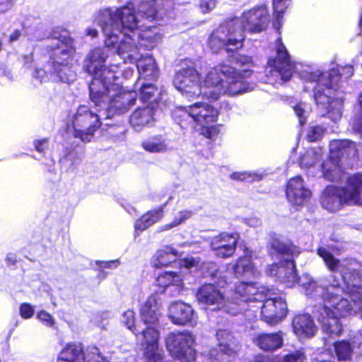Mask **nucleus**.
Listing matches in <instances>:
<instances>
[{
    "instance_id": "nucleus-1",
    "label": "nucleus",
    "mask_w": 362,
    "mask_h": 362,
    "mask_svg": "<svg viewBox=\"0 0 362 362\" xmlns=\"http://www.w3.org/2000/svg\"><path fill=\"white\" fill-rule=\"evenodd\" d=\"M131 16V7L107 8L100 10L95 18L96 23L101 28L105 35L104 47H95L91 49L86 55L83 69L93 76L89 84V90H91L93 100L96 101L99 93L105 92L107 85L113 81L112 88L118 87L119 76L117 65L106 67L104 64L112 51L111 47H115L118 42L119 37L112 33L113 29L117 31L122 28L134 29L138 26V22L134 21Z\"/></svg>"
},
{
    "instance_id": "nucleus-2",
    "label": "nucleus",
    "mask_w": 362,
    "mask_h": 362,
    "mask_svg": "<svg viewBox=\"0 0 362 362\" xmlns=\"http://www.w3.org/2000/svg\"><path fill=\"white\" fill-rule=\"evenodd\" d=\"M299 282L308 297L323 302L322 305L320 303L318 306L315 305L313 311L322 332L329 337L338 336L342 330L339 317L354 313L351 298L356 294V288L349 292L344 278H337L335 274L330 275L325 283L320 284L307 274L300 277Z\"/></svg>"
},
{
    "instance_id": "nucleus-3",
    "label": "nucleus",
    "mask_w": 362,
    "mask_h": 362,
    "mask_svg": "<svg viewBox=\"0 0 362 362\" xmlns=\"http://www.w3.org/2000/svg\"><path fill=\"white\" fill-rule=\"evenodd\" d=\"M130 4L131 16L134 18V21L138 22V26L134 29L124 28L119 31L113 29L112 33L117 34L119 39L115 47H111V49L124 63L134 64L143 55L140 51L141 47L151 49L160 38L159 35L153 34L150 30L139 32L141 28H147L144 21L163 19L173 3L170 0H166L164 4L163 0H129L122 7H126Z\"/></svg>"
},
{
    "instance_id": "nucleus-4",
    "label": "nucleus",
    "mask_w": 362,
    "mask_h": 362,
    "mask_svg": "<svg viewBox=\"0 0 362 362\" xmlns=\"http://www.w3.org/2000/svg\"><path fill=\"white\" fill-rule=\"evenodd\" d=\"M353 73L350 65L333 68L327 72L304 70L300 73V78L306 83L305 90H313L317 105L327 110V116L333 122L341 119L343 111L344 93L337 90L339 80L349 78Z\"/></svg>"
},
{
    "instance_id": "nucleus-5",
    "label": "nucleus",
    "mask_w": 362,
    "mask_h": 362,
    "mask_svg": "<svg viewBox=\"0 0 362 362\" xmlns=\"http://www.w3.org/2000/svg\"><path fill=\"white\" fill-rule=\"evenodd\" d=\"M269 15L266 6H255L245 11L240 18H233L220 25L210 35L208 45L214 52L224 49L233 52L243 47L244 30L259 33L266 29Z\"/></svg>"
},
{
    "instance_id": "nucleus-6",
    "label": "nucleus",
    "mask_w": 362,
    "mask_h": 362,
    "mask_svg": "<svg viewBox=\"0 0 362 362\" xmlns=\"http://www.w3.org/2000/svg\"><path fill=\"white\" fill-rule=\"evenodd\" d=\"M45 49L49 56L50 63L47 65V70L35 69L33 78L40 83L49 80L66 83L74 81L76 74L71 68L76 52L74 40L67 35L54 37L48 40Z\"/></svg>"
},
{
    "instance_id": "nucleus-7",
    "label": "nucleus",
    "mask_w": 362,
    "mask_h": 362,
    "mask_svg": "<svg viewBox=\"0 0 362 362\" xmlns=\"http://www.w3.org/2000/svg\"><path fill=\"white\" fill-rule=\"evenodd\" d=\"M252 71L249 69L237 70L229 65H218L209 70L206 80L207 87L204 93L209 96V100H216L221 95L227 94L234 96L252 91L255 88V83L248 81Z\"/></svg>"
},
{
    "instance_id": "nucleus-8",
    "label": "nucleus",
    "mask_w": 362,
    "mask_h": 362,
    "mask_svg": "<svg viewBox=\"0 0 362 362\" xmlns=\"http://www.w3.org/2000/svg\"><path fill=\"white\" fill-rule=\"evenodd\" d=\"M98 96L96 101L93 100L91 90H89V105H80L71 119L74 137L85 143L93 139L95 132L101 127V119L110 118L105 110L107 95L105 92H100Z\"/></svg>"
},
{
    "instance_id": "nucleus-9",
    "label": "nucleus",
    "mask_w": 362,
    "mask_h": 362,
    "mask_svg": "<svg viewBox=\"0 0 362 362\" xmlns=\"http://www.w3.org/2000/svg\"><path fill=\"white\" fill-rule=\"evenodd\" d=\"M317 255L323 259L327 268L332 272H339L347 284L349 292L354 291L356 288V294L351 298L355 305L354 313H359L362 318V276L354 268L356 262L352 259H339L335 257L327 249L319 247ZM355 346L362 345V329L356 334L354 339H351Z\"/></svg>"
},
{
    "instance_id": "nucleus-10",
    "label": "nucleus",
    "mask_w": 362,
    "mask_h": 362,
    "mask_svg": "<svg viewBox=\"0 0 362 362\" xmlns=\"http://www.w3.org/2000/svg\"><path fill=\"white\" fill-rule=\"evenodd\" d=\"M140 315L147 326L141 331L145 345L144 356L146 362H158L162 359L163 354L158 345L159 332L155 328L161 316L160 304L157 296L151 295L148 298L140 309Z\"/></svg>"
},
{
    "instance_id": "nucleus-11",
    "label": "nucleus",
    "mask_w": 362,
    "mask_h": 362,
    "mask_svg": "<svg viewBox=\"0 0 362 362\" xmlns=\"http://www.w3.org/2000/svg\"><path fill=\"white\" fill-rule=\"evenodd\" d=\"M357 151L356 144L351 140L332 141L329 144V158L321 165L323 177L332 182L340 180L342 160L356 156Z\"/></svg>"
},
{
    "instance_id": "nucleus-12",
    "label": "nucleus",
    "mask_w": 362,
    "mask_h": 362,
    "mask_svg": "<svg viewBox=\"0 0 362 362\" xmlns=\"http://www.w3.org/2000/svg\"><path fill=\"white\" fill-rule=\"evenodd\" d=\"M275 52L276 56L269 59L265 69L266 82L271 84L289 81L296 68L281 37L276 40Z\"/></svg>"
},
{
    "instance_id": "nucleus-13",
    "label": "nucleus",
    "mask_w": 362,
    "mask_h": 362,
    "mask_svg": "<svg viewBox=\"0 0 362 362\" xmlns=\"http://www.w3.org/2000/svg\"><path fill=\"white\" fill-rule=\"evenodd\" d=\"M209 75L207 71L204 80L201 81L200 74L192 66L181 68L176 72L173 85L181 94L189 99L195 98L200 95L209 99V96L204 93L207 87L206 80Z\"/></svg>"
},
{
    "instance_id": "nucleus-14",
    "label": "nucleus",
    "mask_w": 362,
    "mask_h": 362,
    "mask_svg": "<svg viewBox=\"0 0 362 362\" xmlns=\"http://www.w3.org/2000/svg\"><path fill=\"white\" fill-rule=\"evenodd\" d=\"M194 340V337L189 332H173L165 338V345L173 357L181 362H192L196 354L192 346Z\"/></svg>"
},
{
    "instance_id": "nucleus-15",
    "label": "nucleus",
    "mask_w": 362,
    "mask_h": 362,
    "mask_svg": "<svg viewBox=\"0 0 362 362\" xmlns=\"http://www.w3.org/2000/svg\"><path fill=\"white\" fill-rule=\"evenodd\" d=\"M266 287H257L256 284L240 282L235 287L234 296L229 300L230 307L239 308L238 314L247 311L249 308H254L251 303L262 301L267 295Z\"/></svg>"
},
{
    "instance_id": "nucleus-16",
    "label": "nucleus",
    "mask_w": 362,
    "mask_h": 362,
    "mask_svg": "<svg viewBox=\"0 0 362 362\" xmlns=\"http://www.w3.org/2000/svg\"><path fill=\"white\" fill-rule=\"evenodd\" d=\"M120 78L119 77L118 87L113 89V81H111L107 86L105 95L108 97L105 112L110 115V118L115 115L124 114L136 103L137 94L135 91H120Z\"/></svg>"
},
{
    "instance_id": "nucleus-17",
    "label": "nucleus",
    "mask_w": 362,
    "mask_h": 362,
    "mask_svg": "<svg viewBox=\"0 0 362 362\" xmlns=\"http://www.w3.org/2000/svg\"><path fill=\"white\" fill-rule=\"evenodd\" d=\"M264 294L267 297L262 301H258L261 305V317L263 321L269 325H275L281 322L287 315V304L281 296H277L267 288Z\"/></svg>"
},
{
    "instance_id": "nucleus-18",
    "label": "nucleus",
    "mask_w": 362,
    "mask_h": 362,
    "mask_svg": "<svg viewBox=\"0 0 362 362\" xmlns=\"http://www.w3.org/2000/svg\"><path fill=\"white\" fill-rule=\"evenodd\" d=\"M197 299L199 304L214 306L213 309L223 310L224 312L231 315L238 314L239 308L230 307L229 300H226L221 291L213 284L202 285L196 294Z\"/></svg>"
},
{
    "instance_id": "nucleus-19",
    "label": "nucleus",
    "mask_w": 362,
    "mask_h": 362,
    "mask_svg": "<svg viewBox=\"0 0 362 362\" xmlns=\"http://www.w3.org/2000/svg\"><path fill=\"white\" fill-rule=\"evenodd\" d=\"M349 189V177L344 187H337L333 185L327 187L321 196L322 207L329 211H335L339 210L343 204L354 205L348 200L349 195L352 194Z\"/></svg>"
},
{
    "instance_id": "nucleus-20",
    "label": "nucleus",
    "mask_w": 362,
    "mask_h": 362,
    "mask_svg": "<svg viewBox=\"0 0 362 362\" xmlns=\"http://www.w3.org/2000/svg\"><path fill=\"white\" fill-rule=\"evenodd\" d=\"M216 339L220 352L213 349L209 354L211 358L218 362H226L228 359L224 356H233L238 350V341L227 329H218L216 332Z\"/></svg>"
},
{
    "instance_id": "nucleus-21",
    "label": "nucleus",
    "mask_w": 362,
    "mask_h": 362,
    "mask_svg": "<svg viewBox=\"0 0 362 362\" xmlns=\"http://www.w3.org/2000/svg\"><path fill=\"white\" fill-rule=\"evenodd\" d=\"M239 238L238 233H221L211 239V248L218 257H231L236 250Z\"/></svg>"
},
{
    "instance_id": "nucleus-22",
    "label": "nucleus",
    "mask_w": 362,
    "mask_h": 362,
    "mask_svg": "<svg viewBox=\"0 0 362 362\" xmlns=\"http://www.w3.org/2000/svg\"><path fill=\"white\" fill-rule=\"evenodd\" d=\"M255 258H257L255 253L246 248L243 257L238 258L235 264H230L227 266V271L233 273L237 277H258L260 275V272L252 262Z\"/></svg>"
},
{
    "instance_id": "nucleus-23",
    "label": "nucleus",
    "mask_w": 362,
    "mask_h": 362,
    "mask_svg": "<svg viewBox=\"0 0 362 362\" xmlns=\"http://www.w3.org/2000/svg\"><path fill=\"white\" fill-rule=\"evenodd\" d=\"M286 194L288 202L297 206L305 205L312 195L311 191L305 187L300 176L289 180Z\"/></svg>"
},
{
    "instance_id": "nucleus-24",
    "label": "nucleus",
    "mask_w": 362,
    "mask_h": 362,
    "mask_svg": "<svg viewBox=\"0 0 362 362\" xmlns=\"http://www.w3.org/2000/svg\"><path fill=\"white\" fill-rule=\"evenodd\" d=\"M168 317L173 324L177 325H194L197 320L192 306L182 301H175L170 305Z\"/></svg>"
},
{
    "instance_id": "nucleus-25",
    "label": "nucleus",
    "mask_w": 362,
    "mask_h": 362,
    "mask_svg": "<svg viewBox=\"0 0 362 362\" xmlns=\"http://www.w3.org/2000/svg\"><path fill=\"white\" fill-rule=\"evenodd\" d=\"M190 108L195 124L200 126L214 122L218 115L217 109L206 103H195Z\"/></svg>"
},
{
    "instance_id": "nucleus-26",
    "label": "nucleus",
    "mask_w": 362,
    "mask_h": 362,
    "mask_svg": "<svg viewBox=\"0 0 362 362\" xmlns=\"http://www.w3.org/2000/svg\"><path fill=\"white\" fill-rule=\"evenodd\" d=\"M157 285L162 289L160 292H166L176 296L182 290L183 283L181 276L175 272H165L156 279Z\"/></svg>"
},
{
    "instance_id": "nucleus-27",
    "label": "nucleus",
    "mask_w": 362,
    "mask_h": 362,
    "mask_svg": "<svg viewBox=\"0 0 362 362\" xmlns=\"http://www.w3.org/2000/svg\"><path fill=\"white\" fill-rule=\"evenodd\" d=\"M129 124L136 132H141L149 127L153 122V108L147 105L138 107L132 113L129 117Z\"/></svg>"
},
{
    "instance_id": "nucleus-28",
    "label": "nucleus",
    "mask_w": 362,
    "mask_h": 362,
    "mask_svg": "<svg viewBox=\"0 0 362 362\" xmlns=\"http://www.w3.org/2000/svg\"><path fill=\"white\" fill-rule=\"evenodd\" d=\"M292 325L293 332L300 337H311L317 331V327L313 319L307 314L296 316L293 320Z\"/></svg>"
},
{
    "instance_id": "nucleus-29",
    "label": "nucleus",
    "mask_w": 362,
    "mask_h": 362,
    "mask_svg": "<svg viewBox=\"0 0 362 362\" xmlns=\"http://www.w3.org/2000/svg\"><path fill=\"white\" fill-rule=\"evenodd\" d=\"M255 344L264 351H273L283 346V332L260 334L255 339Z\"/></svg>"
},
{
    "instance_id": "nucleus-30",
    "label": "nucleus",
    "mask_w": 362,
    "mask_h": 362,
    "mask_svg": "<svg viewBox=\"0 0 362 362\" xmlns=\"http://www.w3.org/2000/svg\"><path fill=\"white\" fill-rule=\"evenodd\" d=\"M181 253L170 246H165L158 250L153 255L151 264L155 268H160L175 263Z\"/></svg>"
},
{
    "instance_id": "nucleus-31",
    "label": "nucleus",
    "mask_w": 362,
    "mask_h": 362,
    "mask_svg": "<svg viewBox=\"0 0 362 362\" xmlns=\"http://www.w3.org/2000/svg\"><path fill=\"white\" fill-rule=\"evenodd\" d=\"M136 63L140 78L154 80L158 77V70L152 57L142 55Z\"/></svg>"
},
{
    "instance_id": "nucleus-32",
    "label": "nucleus",
    "mask_w": 362,
    "mask_h": 362,
    "mask_svg": "<svg viewBox=\"0 0 362 362\" xmlns=\"http://www.w3.org/2000/svg\"><path fill=\"white\" fill-rule=\"evenodd\" d=\"M190 105L187 107L180 106L172 111V118L182 129H193L194 120L192 115Z\"/></svg>"
},
{
    "instance_id": "nucleus-33",
    "label": "nucleus",
    "mask_w": 362,
    "mask_h": 362,
    "mask_svg": "<svg viewBox=\"0 0 362 362\" xmlns=\"http://www.w3.org/2000/svg\"><path fill=\"white\" fill-rule=\"evenodd\" d=\"M142 148L153 153H165L170 149L168 140L162 135H156L146 138L141 142Z\"/></svg>"
},
{
    "instance_id": "nucleus-34",
    "label": "nucleus",
    "mask_w": 362,
    "mask_h": 362,
    "mask_svg": "<svg viewBox=\"0 0 362 362\" xmlns=\"http://www.w3.org/2000/svg\"><path fill=\"white\" fill-rule=\"evenodd\" d=\"M297 280L296 265L293 260L286 259L281 261L279 281L286 284L288 287H292Z\"/></svg>"
},
{
    "instance_id": "nucleus-35",
    "label": "nucleus",
    "mask_w": 362,
    "mask_h": 362,
    "mask_svg": "<svg viewBox=\"0 0 362 362\" xmlns=\"http://www.w3.org/2000/svg\"><path fill=\"white\" fill-rule=\"evenodd\" d=\"M165 205L166 204L158 209L150 211L137 219L134 224L135 230L143 231L160 221L163 216V209Z\"/></svg>"
},
{
    "instance_id": "nucleus-36",
    "label": "nucleus",
    "mask_w": 362,
    "mask_h": 362,
    "mask_svg": "<svg viewBox=\"0 0 362 362\" xmlns=\"http://www.w3.org/2000/svg\"><path fill=\"white\" fill-rule=\"evenodd\" d=\"M351 339H343L334 344V353L339 361H349L351 359L356 346Z\"/></svg>"
},
{
    "instance_id": "nucleus-37",
    "label": "nucleus",
    "mask_w": 362,
    "mask_h": 362,
    "mask_svg": "<svg viewBox=\"0 0 362 362\" xmlns=\"http://www.w3.org/2000/svg\"><path fill=\"white\" fill-rule=\"evenodd\" d=\"M349 190L351 195H349V201L354 205H362V174H355L349 177Z\"/></svg>"
},
{
    "instance_id": "nucleus-38",
    "label": "nucleus",
    "mask_w": 362,
    "mask_h": 362,
    "mask_svg": "<svg viewBox=\"0 0 362 362\" xmlns=\"http://www.w3.org/2000/svg\"><path fill=\"white\" fill-rule=\"evenodd\" d=\"M84 351L81 344H69L61 351L60 357L66 361L83 362Z\"/></svg>"
},
{
    "instance_id": "nucleus-39",
    "label": "nucleus",
    "mask_w": 362,
    "mask_h": 362,
    "mask_svg": "<svg viewBox=\"0 0 362 362\" xmlns=\"http://www.w3.org/2000/svg\"><path fill=\"white\" fill-rule=\"evenodd\" d=\"M269 245L276 252L281 255H291L295 257L299 254L296 246L291 243H285L277 238H272Z\"/></svg>"
},
{
    "instance_id": "nucleus-40",
    "label": "nucleus",
    "mask_w": 362,
    "mask_h": 362,
    "mask_svg": "<svg viewBox=\"0 0 362 362\" xmlns=\"http://www.w3.org/2000/svg\"><path fill=\"white\" fill-rule=\"evenodd\" d=\"M322 150L320 148L308 149L300 158V165L308 168L321 159Z\"/></svg>"
},
{
    "instance_id": "nucleus-41",
    "label": "nucleus",
    "mask_w": 362,
    "mask_h": 362,
    "mask_svg": "<svg viewBox=\"0 0 362 362\" xmlns=\"http://www.w3.org/2000/svg\"><path fill=\"white\" fill-rule=\"evenodd\" d=\"M290 0H273L274 16L275 21L273 26L276 30H279L281 26L283 14L288 6Z\"/></svg>"
},
{
    "instance_id": "nucleus-42",
    "label": "nucleus",
    "mask_w": 362,
    "mask_h": 362,
    "mask_svg": "<svg viewBox=\"0 0 362 362\" xmlns=\"http://www.w3.org/2000/svg\"><path fill=\"white\" fill-rule=\"evenodd\" d=\"M194 214V211L192 210H182L179 211L176 216L174 217V219L172 222L162 226L159 228V231H165L170 230L173 228H175L183 223H185L187 220L189 219Z\"/></svg>"
},
{
    "instance_id": "nucleus-43",
    "label": "nucleus",
    "mask_w": 362,
    "mask_h": 362,
    "mask_svg": "<svg viewBox=\"0 0 362 362\" xmlns=\"http://www.w3.org/2000/svg\"><path fill=\"white\" fill-rule=\"evenodd\" d=\"M121 322L135 335L137 336L139 333L141 334L143 329H141L139 325H135V313L132 310L129 309L122 313Z\"/></svg>"
},
{
    "instance_id": "nucleus-44",
    "label": "nucleus",
    "mask_w": 362,
    "mask_h": 362,
    "mask_svg": "<svg viewBox=\"0 0 362 362\" xmlns=\"http://www.w3.org/2000/svg\"><path fill=\"white\" fill-rule=\"evenodd\" d=\"M83 362H108L101 356L98 349L95 346H88L84 351Z\"/></svg>"
},
{
    "instance_id": "nucleus-45",
    "label": "nucleus",
    "mask_w": 362,
    "mask_h": 362,
    "mask_svg": "<svg viewBox=\"0 0 362 362\" xmlns=\"http://www.w3.org/2000/svg\"><path fill=\"white\" fill-rule=\"evenodd\" d=\"M209 265L210 269L212 270L210 272L209 274L213 279L216 280V283L218 286L223 287L226 284H228V277L223 271H221L217 269V267L214 263H209Z\"/></svg>"
},
{
    "instance_id": "nucleus-46",
    "label": "nucleus",
    "mask_w": 362,
    "mask_h": 362,
    "mask_svg": "<svg viewBox=\"0 0 362 362\" xmlns=\"http://www.w3.org/2000/svg\"><path fill=\"white\" fill-rule=\"evenodd\" d=\"M157 88L152 83H143L139 90L140 100L143 103L151 101L157 92Z\"/></svg>"
},
{
    "instance_id": "nucleus-47",
    "label": "nucleus",
    "mask_w": 362,
    "mask_h": 362,
    "mask_svg": "<svg viewBox=\"0 0 362 362\" xmlns=\"http://www.w3.org/2000/svg\"><path fill=\"white\" fill-rule=\"evenodd\" d=\"M230 178L233 180H240V181H247L252 182L254 180H259L262 179V175L257 173H252L248 172H235L232 173L230 175Z\"/></svg>"
},
{
    "instance_id": "nucleus-48",
    "label": "nucleus",
    "mask_w": 362,
    "mask_h": 362,
    "mask_svg": "<svg viewBox=\"0 0 362 362\" xmlns=\"http://www.w3.org/2000/svg\"><path fill=\"white\" fill-rule=\"evenodd\" d=\"M231 62L236 66L240 67L245 66V69H249L252 66V58L247 55H243L238 53H235L232 55Z\"/></svg>"
},
{
    "instance_id": "nucleus-49",
    "label": "nucleus",
    "mask_w": 362,
    "mask_h": 362,
    "mask_svg": "<svg viewBox=\"0 0 362 362\" xmlns=\"http://www.w3.org/2000/svg\"><path fill=\"white\" fill-rule=\"evenodd\" d=\"M295 114L298 117L299 123L300 125L306 122L308 112L305 110V104L299 103L293 107Z\"/></svg>"
},
{
    "instance_id": "nucleus-50",
    "label": "nucleus",
    "mask_w": 362,
    "mask_h": 362,
    "mask_svg": "<svg viewBox=\"0 0 362 362\" xmlns=\"http://www.w3.org/2000/svg\"><path fill=\"white\" fill-rule=\"evenodd\" d=\"M303 354L300 351H296L283 356L278 362H303Z\"/></svg>"
},
{
    "instance_id": "nucleus-51",
    "label": "nucleus",
    "mask_w": 362,
    "mask_h": 362,
    "mask_svg": "<svg viewBox=\"0 0 362 362\" xmlns=\"http://www.w3.org/2000/svg\"><path fill=\"white\" fill-rule=\"evenodd\" d=\"M323 134V129L320 126L310 128L307 137L310 141H315L321 138Z\"/></svg>"
},
{
    "instance_id": "nucleus-52",
    "label": "nucleus",
    "mask_w": 362,
    "mask_h": 362,
    "mask_svg": "<svg viewBox=\"0 0 362 362\" xmlns=\"http://www.w3.org/2000/svg\"><path fill=\"white\" fill-rule=\"evenodd\" d=\"M37 319L45 326L52 327L54 324V320L52 316L45 310H42L37 314Z\"/></svg>"
},
{
    "instance_id": "nucleus-53",
    "label": "nucleus",
    "mask_w": 362,
    "mask_h": 362,
    "mask_svg": "<svg viewBox=\"0 0 362 362\" xmlns=\"http://www.w3.org/2000/svg\"><path fill=\"white\" fill-rule=\"evenodd\" d=\"M20 315L24 319H28L34 315V308L29 303H24L20 306Z\"/></svg>"
},
{
    "instance_id": "nucleus-54",
    "label": "nucleus",
    "mask_w": 362,
    "mask_h": 362,
    "mask_svg": "<svg viewBox=\"0 0 362 362\" xmlns=\"http://www.w3.org/2000/svg\"><path fill=\"white\" fill-rule=\"evenodd\" d=\"M202 127V134L206 138L213 139L218 134V130L215 126H209V124H206Z\"/></svg>"
},
{
    "instance_id": "nucleus-55",
    "label": "nucleus",
    "mask_w": 362,
    "mask_h": 362,
    "mask_svg": "<svg viewBox=\"0 0 362 362\" xmlns=\"http://www.w3.org/2000/svg\"><path fill=\"white\" fill-rule=\"evenodd\" d=\"M218 0H201L199 7L202 13H206L214 9Z\"/></svg>"
},
{
    "instance_id": "nucleus-56",
    "label": "nucleus",
    "mask_w": 362,
    "mask_h": 362,
    "mask_svg": "<svg viewBox=\"0 0 362 362\" xmlns=\"http://www.w3.org/2000/svg\"><path fill=\"white\" fill-rule=\"evenodd\" d=\"M334 357L328 352H324L315 356L312 362H334Z\"/></svg>"
},
{
    "instance_id": "nucleus-57",
    "label": "nucleus",
    "mask_w": 362,
    "mask_h": 362,
    "mask_svg": "<svg viewBox=\"0 0 362 362\" xmlns=\"http://www.w3.org/2000/svg\"><path fill=\"white\" fill-rule=\"evenodd\" d=\"M34 146L38 152H43L48 147L47 139H42L40 140H36L34 142Z\"/></svg>"
},
{
    "instance_id": "nucleus-58",
    "label": "nucleus",
    "mask_w": 362,
    "mask_h": 362,
    "mask_svg": "<svg viewBox=\"0 0 362 362\" xmlns=\"http://www.w3.org/2000/svg\"><path fill=\"white\" fill-rule=\"evenodd\" d=\"M280 267H281V262L279 264H272L267 268V274H269L270 276H276L277 279L279 280Z\"/></svg>"
},
{
    "instance_id": "nucleus-59",
    "label": "nucleus",
    "mask_w": 362,
    "mask_h": 362,
    "mask_svg": "<svg viewBox=\"0 0 362 362\" xmlns=\"http://www.w3.org/2000/svg\"><path fill=\"white\" fill-rule=\"evenodd\" d=\"M97 264L103 268H115L119 265V260L109 262H97Z\"/></svg>"
},
{
    "instance_id": "nucleus-60",
    "label": "nucleus",
    "mask_w": 362,
    "mask_h": 362,
    "mask_svg": "<svg viewBox=\"0 0 362 362\" xmlns=\"http://www.w3.org/2000/svg\"><path fill=\"white\" fill-rule=\"evenodd\" d=\"M12 7L11 0H0V13L5 12Z\"/></svg>"
},
{
    "instance_id": "nucleus-61",
    "label": "nucleus",
    "mask_w": 362,
    "mask_h": 362,
    "mask_svg": "<svg viewBox=\"0 0 362 362\" xmlns=\"http://www.w3.org/2000/svg\"><path fill=\"white\" fill-rule=\"evenodd\" d=\"M353 130L362 139V120L354 122L352 126Z\"/></svg>"
},
{
    "instance_id": "nucleus-62",
    "label": "nucleus",
    "mask_w": 362,
    "mask_h": 362,
    "mask_svg": "<svg viewBox=\"0 0 362 362\" xmlns=\"http://www.w3.org/2000/svg\"><path fill=\"white\" fill-rule=\"evenodd\" d=\"M251 362H274L269 356L264 355L256 356Z\"/></svg>"
},
{
    "instance_id": "nucleus-63",
    "label": "nucleus",
    "mask_w": 362,
    "mask_h": 362,
    "mask_svg": "<svg viewBox=\"0 0 362 362\" xmlns=\"http://www.w3.org/2000/svg\"><path fill=\"white\" fill-rule=\"evenodd\" d=\"M21 35V31L18 30H15L9 36L10 42L17 41L18 40H19Z\"/></svg>"
},
{
    "instance_id": "nucleus-64",
    "label": "nucleus",
    "mask_w": 362,
    "mask_h": 362,
    "mask_svg": "<svg viewBox=\"0 0 362 362\" xmlns=\"http://www.w3.org/2000/svg\"><path fill=\"white\" fill-rule=\"evenodd\" d=\"M17 261L16 255L13 253H10L6 257V262L9 265H13Z\"/></svg>"
}]
</instances>
